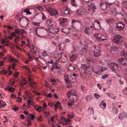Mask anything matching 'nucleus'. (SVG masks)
Wrapping results in <instances>:
<instances>
[{
  "label": "nucleus",
  "instance_id": "f257e3e1",
  "mask_svg": "<svg viewBox=\"0 0 127 127\" xmlns=\"http://www.w3.org/2000/svg\"><path fill=\"white\" fill-rule=\"evenodd\" d=\"M121 55L123 58H120L118 59L119 63L122 64L124 66H127V53L124 51L121 52Z\"/></svg>",
  "mask_w": 127,
  "mask_h": 127
},
{
  "label": "nucleus",
  "instance_id": "f03ea898",
  "mask_svg": "<svg viewBox=\"0 0 127 127\" xmlns=\"http://www.w3.org/2000/svg\"><path fill=\"white\" fill-rule=\"evenodd\" d=\"M66 95L69 99L72 100L73 102L76 101L77 96L76 95L75 91L72 90H70L69 91L67 92Z\"/></svg>",
  "mask_w": 127,
  "mask_h": 127
},
{
  "label": "nucleus",
  "instance_id": "7ed1b4c3",
  "mask_svg": "<svg viewBox=\"0 0 127 127\" xmlns=\"http://www.w3.org/2000/svg\"><path fill=\"white\" fill-rule=\"evenodd\" d=\"M8 33V32H6L5 31H4L3 32V34L4 35V37L0 41L2 45H6L7 46H8V38L7 35Z\"/></svg>",
  "mask_w": 127,
  "mask_h": 127
},
{
  "label": "nucleus",
  "instance_id": "20e7f679",
  "mask_svg": "<svg viewBox=\"0 0 127 127\" xmlns=\"http://www.w3.org/2000/svg\"><path fill=\"white\" fill-rule=\"evenodd\" d=\"M123 41V38L120 35L117 34L115 35L113 39V42L115 44H119Z\"/></svg>",
  "mask_w": 127,
  "mask_h": 127
},
{
  "label": "nucleus",
  "instance_id": "39448f33",
  "mask_svg": "<svg viewBox=\"0 0 127 127\" xmlns=\"http://www.w3.org/2000/svg\"><path fill=\"white\" fill-rule=\"evenodd\" d=\"M100 66L97 65L95 66L92 68V71L96 74H99L101 72L103 71V70Z\"/></svg>",
  "mask_w": 127,
  "mask_h": 127
},
{
  "label": "nucleus",
  "instance_id": "423d86ee",
  "mask_svg": "<svg viewBox=\"0 0 127 127\" xmlns=\"http://www.w3.org/2000/svg\"><path fill=\"white\" fill-rule=\"evenodd\" d=\"M59 62L61 61L63 63H64L67 60V58L63 53H59L58 55Z\"/></svg>",
  "mask_w": 127,
  "mask_h": 127
},
{
  "label": "nucleus",
  "instance_id": "0eeeda50",
  "mask_svg": "<svg viewBox=\"0 0 127 127\" xmlns=\"http://www.w3.org/2000/svg\"><path fill=\"white\" fill-rule=\"evenodd\" d=\"M90 65L88 63L83 64L81 65V68L85 74H87L89 72L90 70Z\"/></svg>",
  "mask_w": 127,
  "mask_h": 127
},
{
  "label": "nucleus",
  "instance_id": "6e6552de",
  "mask_svg": "<svg viewBox=\"0 0 127 127\" xmlns=\"http://www.w3.org/2000/svg\"><path fill=\"white\" fill-rule=\"evenodd\" d=\"M47 9L50 14L52 16H56L58 14V12L55 9H52L49 7L47 8Z\"/></svg>",
  "mask_w": 127,
  "mask_h": 127
},
{
  "label": "nucleus",
  "instance_id": "1a4fd4ad",
  "mask_svg": "<svg viewBox=\"0 0 127 127\" xmlns=\"http://www.w3.org/2000/svg\"><path fill=\"white\" fill-rule=\"evenodd\" d=\"M88 8L89 11L92 13L94 12L96 9V6L93 2L91 3L90 5H88Z\"/></svg>",
  "mask_w": 127,
  "mask_h": 127
},
{
  "label": "nucleus",
  "instance_id": "9d476101",
  "mask_svg": "<svg viewBox=\"0 0 127 127\" xmlns=\"http://www.w3.org/2000/svg\"><path fill=\"white\" fill-rule=\"evenodd\" d=\"M109 67L113 71L116 70L118 69V66L117 64L113 62L110 63Z\"/></svg>",
  "mask_w": 127,
  "mask_h": 127
},
{
  "label": "nucleus",
  "instance_id": "9b49d317",
  "mask_svg": "<svg viewBox=\"0 0 127 127\" xmlns=\"http://www.w3.org/2000/svg\"><path fill=\"white\" fill-rule=\"evenodd\" d=\"M28 82L31 85L32 87L34 88H36L37 86V84L36 82H32V79L30 77H28Z\"/></svg>",
  "mask_w": 127,
  "mask_h": 127
},
{
  "label": "nucleus",
  "instance_id": "f8f14e48",
  "mask_svg": "<svg viewBox=\"0 0 127 127\" xmlns=\"http://www.w3.org/2000/svg\"><path fill=\"white\" fill-rule=\"evenodd\" d=\"M19 20L20 22H21V21H22L21 24L23 25L24 26H28L29 23V21L27 19L23 18L20 19Z\"/></svg>",
  "mask_w": 127,
  "mask_h": 127
},
{
  "label": "nucleus",
  "instance_id": "ddd939ff",
  "mask_svg": "<svg viewBox=\"0 0 127 127\" xmlns=\"http://www.w3.org/2000/svg\"><path fill=\"white\" fill-rule=\"evenodd\" d=\"M98 48L97 49L95 48L93 51V54L95 57H98L101 54V51Z\"/></svg>",
  "mask_w": 127,
  "mask_h": 127
},
{
  "label": "nucleus",
  "instance_id": "4468645a",
  "mask_svg": "<svg viewBox=\"0 0 127 127\" xmlns=\"http://www.w3.org/2000/svg\"><path fill=\"white\" fill-rule=\"evenodd\" d=\"M59 62V61L57 60L56 62H55L54 64L52 66V67L51 68V69L52 71H53V69L55 68L56 69H59L60 70L61 69V68L60 66L58 65V64Z\"/></svg>",
  "mask_w": 127,
  "mask_h": 127
},
{
  "label": "nucleus",
  "instance_id": "2eb2a0df",
  "mask_svg": "<svg viewBox=\"0 0 127 127\" xmlns=\"http://www.w3.org/2000/svg\"><path fill=\"white\" fill-rule=\"evenodd\" d=\"M30 47L31 48L30 50V53L31 54H33L32 55H35L37 50V49L36 47H34L33 44L31 45V47Z\"/></svg>",
  "mask_w": 127,
  "mask_h": 127
},
{
  "label": "nucleus",
  "instance_id": "dca6fc26",
  "mask_svg": "<svg viewBox=\"0 0 127 127\" xmlns=\"http://www.w3.org/2000/svg\"><path fill=\"white\" fill-rule=\"evenodd\" d=\"M15 65L14 63H13L11 65H8V75H11L13 73V72L9 69L12 68L13 69L15 68Z\"/></svg>",
  "mask_w": 127,
  "mask_h": 127
},
{
  "label": "nucleus",
  "instance_id": "f3484780",
  "mask_svg": "<svg viewBox=\"0 0 127 127\" xmlns=\"http://www.w3.org/2000/svg\"><path fill=\"white\" fill-rule=\"evenodd\" d=\"M119 119L122 120L124 118H127V114L125 112H123L120 114L119 115Z\"/></svg>",
  "mask_w": 127,
  "mask_h": 127
},
{
  "label": "nucleus",
  "instance_id": "a211bd4d",
  "mask_svg": "<svg viewBox=\"0 0 127 127\" xmlns=\"http://www.w3.org/2000/svg\"><path fill=\"white\" fill-rule=\"evenodd\" d=\"M60 121V123L61 124H63L64 123L66 122H68L69 123L70 122V120L69 119H67L63 118V117L61 118Z\"/></svg>",
  "mask_w": 127,
  "mask_h": 127
},
{
  "label": "nucleus",
  "instance_id": "6ab92c4d",
  "mask_svg": "<svg viewBox=\"0 0 127 127\" xmlns=\"http://www.w3.org/2000/svg\"><path fill=\"white\" fill-rule=\"evenodd\" d=\"M119 48L115 46H112L111 48V52L112 53H116L117 50H119Z\"/></svg>",
  "mask_w": 127,
  "mask_h": 127
},
{
  "label": "nucleus",
  "instance_id": "aec40b11",
  "mask_svg": "<svg viewBox=\"0 0 127 127\" xmlns=\"http://www.w3.org/2000/svg\"><path fill=\"white\" fill-rule=\"evenodd\" d=\"M64 80L66 82V83L67 84H70L72 80H71L69 78V77H68L67 75H65L64 76Z\"/></svg>",
  "mask_w": 127,
  "mask_h": 127
},
{
  "label": "nucleus",
  "instance_id": "412c9836",
  "mask_svg": "<svg viewBox=\"0 0 127 127\" xmlns=\"http://www.w3.org/2000/svg\"><path fill=\"white\" fill-rule=\"evenodd\" d=\"M67 21L66 18H63L61 19L60 22V24L61 26H63L65 25V23Z\"/></svg>",
  "mask_w": 127,
  "mask_h": 127
},
{
  "label": "nucleus",
  "instance_id": "4be33fe9",
  "mask_svg": "<svg viewBox=\"0 0 127 127\" xmlns=\"http://www.w3.org/2000/svg\"><path fill=\"white\" fill-rule=\"evenodd\" d=\"M120 24H117L116 25L117 26V29L119 31H122L124 30L125 29V25H123L124 26L123 27L122 26H120Z\"/></svg>",
  "mask_w": 127,
  "mask_h": 127
},
{
  "label": "nucleus",
  "instance_id": "5701e85b",
  "mask_svg": "<svg viewBox=\"0 0 127 127\" xmlns=\"http://www.w3.org/2000/svg\"><path fill=\"white\" fill-rule=\"evenodd\" d=\"M78 55L77 54H73L70 56V60L71 62H73L78 57Z\"/></svg>",
  "mask_w": 127,
  "mask_h": 127
},
{
  "label": "nucleus",
  "instance_id": "b1692460",
  "mask_svg": "<svg viewBox=\"0 0 127 127\" xmlns=\"http://www.w3.org/2000/svg\"><path fill=\"white\" fill-rule=\"evenodd\" d=\"M8 62L10 63L13 62H18V60L11 56H8Z\"/></svg>",
  "mask_w": 127,
  "mask_h": 127
},
{
  "label": "nucleus",
  "instance_id": "393cba45",
  "mask_svg": "<svg viewBox=\"0 0 127 127\" xmlns=\"http://www.w3.org/2000/svg\"><path fill=\"white\" fill-rule=\"evenodd\" d=\"M81 54L83 55H86L87 53V50L85 48H83L80 50Z\"/></svg>",
  "mask_w": 127,
  "mask_h": 127
},
{
  "label": "nucleus",
  "instance_id": "a878e982",
  "mask_svg": "<svg viewBox=\"0 0 127 127\" xmlns=\"http://www.w3.org/2000/svg\"><path fill=\"white\" fill-rule=\"evenodd\" d=\"M104 101H101L100 103L99 106L102 108L104 109L105 108V107L106 106V104L105 103H103V102H105Z\"/></svg>",
  "mask_w": 127,
  "mask_h": 127
},
{
  "label": "nucleus",
  "instance_id": "bb28decb",
  "mask_svg": "<svg viewBox=\"0 0 127 127\" xmlns=\"http://www.w3.org/2000/svg\"><path fill=\"white\" fill-rule=\"evenodd\" d=\"M72 76L73 77H72L73 78V80H72L71 82L72 83H74L76 82L77 80L76 78L78 77V76L75 73H73L72 74Z\"/></svg>",
  "mask_w": 127,
  "mask_h": 127
},
{
  "label": "nucleus",
  "instance_id": "cd10ccee",
  "mask_svg": "<svg viewBox=\"0 0 127 127\" xmlns=\"http://www.w3.org/2000/svg\"><path fill=\"white\" fill-rule=\"evenodd\" d=\"M34 109L38 111V112H40L42 110V108L39 107L37 105H36L34 107Z\"/></svg>",
  "mask_w": 127,
  "mask_h": 127
},
{
  "label": "nucleus",
  "instance_id": "c85d7f7f",
  "mask_svg": "<svg viewBox=\"0 0 127 127\" xmlns=\"http://www.w3.org/2000/svg\"><path fill=\"white\" fill-rule=\"evenodd\" d=\"M107 5L101 2L99 6L102 9L104 10L107 8Z\"/></svg>",
  "mask_w": 127,
  "mask_h": 127
},
{
  "label": "nucleus",
  "instance_id": "c756f323",
  "mask_svg": "<svg viewBox=\"0 0 127 127\" xmlns=\"http://www.w3.org/2000/svg\"><path fill=\"white\" fill-rule=\"evenodd\" d=\"M107 23L109 24H110V23L113 24L115 22V20L113 18L109 19L106 20Z\"/></svg>",
  "mask_w": 127,
  "mask_h": 127
},
{
  "label": "nucleus",
  "instance_id": "7c9ffc66",
  "mask_svg": "<svg viewBox=\"0 0 127 127\" xmlns=\"http://www.w3.org/2000/svg\"><path fill=\"white\" fill-rule=\"evenodd\" d=\"M91 32V30L89 27L86 28L85 30V32L87 34H89Z\"/></svg>",
  "mask_w": 127,
  "mask_h": 127
},
{
  "label": "nucleus",
  "instance_id": "2f4dec72",
  "mask_svg": "<svg viewBox=\"0 0 127 127\" xmlns=\"http://www.w3.org/2000/svg\"><path fill=\"white\" fill-rule=\"evenodd\" d=\"M71 1L70 3L71 5L75 7L77 6V5L76 2L75 0H71Z\"/></svg>",
  "mask_w": 127,
  "mask_h": 127
},
{
  "label": "nucleus",
  "instance_id": "473e14b6",
  "mask_svg": "<svg viewBox=\"0 0 127 127\" xmlns=\"http://www.w3.org/2000/svg\"><path fill=\"white\" fill-rule=\"evenodd\" d=\"M106 94L109 97L111 98L114 100L116 98V96H114V95L112 94H111L109 93H107Z\"/></svg>",
  "mask_w": 127,
  "mask_h": 127
},
{
  "label": "nucleus",
  "instance_id": "72a5a7b5",
  "mask_svg": "<svg viewBox=\"0 0 127 127\" xmlns=\"http://www.w3.org/2000/svg\"><path fill=\"white\" fill-rule=\"evenodd\" d=\"M76 13L78 15H83L84 13L80 9H78L77 11H76Z\"/></svg>",
  "mask_w": 127,
  "mask_h": 127
},
{
  "label": "nucleus",
  "instance_id": "f704fd0d",
  "mask_svg": "<svg viewBox=\"0 0 127 127\" xmlns=\"http://www.w3.org/2000/svg\"><path fill=\"white\" fill-rule=\"evenodd\" d=\"M72 24L73 25H75L76 24H78L79 25L80 24V22L79 21H76L74 20H73L72 22Z\"/></svg>",
  "mask_w": 127,
  "mask_h": 127
},
{
  "label": "nucleus",
  "instance_id": "c9c22d12",
  "mask_svg": "<svg viewBox=\"0 0 127 127\" xmlns=\"http://www.w3.org/2000/svg\"><path fill=\"white\" fill-rule=\"evenodd\" d=\"M21 82L22 84H21V85L22 86H23L24 85L27 84V81L25 79L22 80L21 81Z\"/></svg>",
  "mask_w": 127,
  "mask_h": 127
},
{
  "label": "nucleus",
  "instance_id": "e433bc0d",
  "mask_svg": "<svg viewBox=\"0 0 127 127\" xmlns=\"http://www.w3.org/2000/svg\"><path fill=\"white\" fill-rule=\"evenodd\" d=\"M15 90V89L12 87H8V91L11 93H13Z\"/></svg>",
  "mask_w": 127,
  "mask_h": 127
},
{
  "label": "nucleus",
  "instance_id": "4c0bfd02",
  "mask_svg": "<svg viewBox=\"0 0 127 127\" xmlns=\"http://www.w3.org/2000/svg\"><path fill=\"white\" fill-rule=\"evenodd\" d=\"M28 123L27 124V126L28 127H30V126H32V123L31 122V120L30 119L28 120L27 121Z\"/></svg>",
  "mask_w": 127,
  "mask_h": 127
},
{
  "label": "nucleus",
  "instance_id": "58836bf2",
  "mask_svg": "<svg viewBox=\"0 0 127 127\" xmlns=\"http://www.w3.org/2000/svg\"><path fill=\"white\" fill-rule=\"evenodd\" d=\"M27 108H29L30 106V105L32 104H33V103L31 100H29L27 102Z\"/></svg>",
  "mask_w": 127,
  "mask_h": 127
},
{
  "label": "nucleus",
  "instance_id": "ea45409f",
  "mask_svg": "<svg viewBox=\"0 0 127 127\" xmlns=\"http://www.w3.org/2000/svg\"><path fill=\"white\" fill-rule=\"evenodd\" d=\"M20 29H19L18 28L16 29L15 30L16 33L18 34H20Z\"/></svg>",
  "mask_w": 127,
  "mask_h": 127
},
{
  "label": "nucleus",
  "instance_id": "a19ab883",
  "mask_svg": "<svg viewBox=\"0 0 127 127\" xmlns=\"http://www.w3.org/2000/svg\"><path fill=\"white\" fill-rule=\"evenodd\" d=\"M61 103L59 102H57L54 105V106L56 108H58L59 106H61Z\"/></svg>",
  "mask_w": 127,
  "mask_h": 127
},
{
  "label": "nucleus",
  "instance_id": "79ce46f5",
  "mask_svg": "<svg viewBox=\"0 0 127 127\" xmlns=\"http://www.w3.org/2000/svg\"><path fill=\"white\" fill-rule=\"evenodd\" d=\"M75 68V67L73 66L72 65H70L69 67V70L72 71L74 70Z\"/></svg>",
  "mask_w": 127,
  "mask_h": 127
},
{
  "label": "nucleus",
  "instance_id": "37998d69",
  "mask_svg": "<svg viewBox=\"0 0 127 127\" xmlns=\"http://www.w3.org/2000/svg\"><path fill=\"white\" fill-rule=\"evenodd\" d=\"M50 82H52V84L53 85H55L56 84V81L55 79H50V80L49 81Z\"/></svg>",
  "mask_w": 127,
  "mask_h": 127
},
{
  "label": "nucleus",
  "instance_id": "c03bdc74",
  "mask_svg": "<svg viewBox=\"0 0 127 127\" xmlns=\"http://www.w3.org/2000/svg\"><path fill=\"white\" fill-rule=\"evenodd\" d=\"M24 12H26L28 14H30L32 13L30 11L29 9H25Z\"/></svg>",
  "mask_w": 127,
  "mask_h": 127
},
{
  "label": "nucleus",
  "instance_id": "a18cd8bd",
  "mask_svg": "<svg viewBox=\"0 0 127 127\" xmlns=\"http://www.w3.org/2000/svg\"><path fill=\"white\" fill-rule=\"evenodd\" d=\"M64 13L68 15H70V11H69V10L68 9L65 10L64 11Z\"/></svg>",
  "mask_w": 127,
  "mask_h": 127
},
{
  "label": "nucleus",
  "instance_id": "49530a36",
  "mask_svg": "<svg viewBox=\"0 0 127 127\" xmlns=\"http://www.w3.org/2000/svg\"><path fill=\"white\" fill-rule=\"evenodd\" d=\"M19 73L18 72H16L15 73L13 74V76L16 78H17L18 76L19 75Z\"/></svg>",
  "mask_w": 127,
  "mask_h": 127
},
{
  "label": "nucleus",
  "instance_id": "de8ad7c7",
  "mask_svg": "<svg viewBox=\"0 0 127 127\" xmlns=\"http://www.w3.org/2000/svg\"><path fill=\"white\" fill-rule=\"evenodd\" d=\"M19 39V37L18 36H16L14 40V42L15 43L17 44L18 41Z\"/></svg>",
  "mask_w": 127,
  "mask_h": 127
},
{
  "label": "nucleus",
  "instance_id": "09e8293b",
  "mask_svg": "<svg viewBox=\"0 0 127 127\" xmlns=\"http://www.w3.org/2000/svg\"><path fill=\"white\" fill-rule=\"evenodd\" d=\"M29 117L32 120H33L34 118V116L32 114H30L29 115Z\"/></svg>",
  "mask_w": 127,
  "mask_h": 127
},
{
  "label": "nucleus",
  "instance_id": "8fccbe9b",
  "mask_svg": "<svg viewBox=\"0 0 127 127\" xmlns=\"http://www.w3.org/2000/svg\"><path fill=\"white\" fill-rule=\"evenodd\" d=\"M118 109L115 107H114L113 108V111L116 114L118 113Z\"/></svg>",
  "mask_w": 127,
  "mask_h": 127
},
{
  "label": "nucleus",
  "instance_id": "3c124183",
  "mask_svg": "<svg viewBox=\"0 0 127 127\" xmlns=\"http://www.w3.org/2000/svg\"><path fill=\"white\" fill-rule=\"evenodd\" d=\"M20 34L22 35L23 34L26 33V32L23 29H21Z\"/></svg>",
  "mask_w": 127,
  "mask_h": 127
},
{
  "label": "nucleus",
  "instance_id": "603ef678",
  "mask_svg": "<svg viewBox=\"0 0 127 127\" xmlns=\"http://www.w3.org/2000/svg\"><path fill=\"white\" fill-rule=\"evenodd\" d=\"M16 101L18 102H22V99L20 97H17V98Z\"/></svg>",
  "mask_w": 127,
  "mask_h": 127
},
{
  "label": "nucleus",
  "instance_id": "864d4df0",
  "mask_svg": "<svg viewBox=\"0 0 127 127\" xmlns=\"http://www.w3.org/2000/svg\"><path fill=\"white\" fill-rule=\"evenodd\" d=\"M94 96L97 99H98L100 97V96L99 95L97 94H94Z\"/></svg>",
  "mask_w": 127,
  "mask_h": 127
},
{
  "label": "nucleus",
  "instance_id": "5fc2aeb1",
  "mask_svg": "<svg viewBox=\"0 0 127 127\" xmlns=\"http://www.w3.org/2000/svg\"><path fill=\"white\" fill-rule=\"evenodd\" d=\"M42 54L45 57L47 56L48 55V54L45 51H44L43 52Z\"/></svg>",
  "mask_w": 127,
  "mask_h": 127
},
{
  "label": "nucleus",
  "instance_id": "6e6d98bb",
  "mask_svg": "<svg viewBox=\"0 0 127 127\" xmlns=\"http://www.w3.org/2000/svg\"><path fill=\"white\" fill-rule=\"evenodd\" d=\"M94 22L95 23L96 22L97 24H98V26H99V28H100V22L98 20H95L94 21Z\"/></svg>",
  "mask_w": 127,
  "mask_h": 127
},
{
  "label": "nucleus",
  "instance_id": "4d7b16f0",
  "mask_svg": "<svg viewBox=\"0 0 127 127\" xmlns=\"http://www.w3.org/2000/svg\"><path fill=\"white\" fill-rule=\"evenodd\" d=\"M96 40L99 42H101L103 41L101 39V37H96Z\"/></svg>",
  "mask_w": 127,
  "mask_h": 127
},
{
  "label": "nucleus",
  "instance_id": "13d9d810",
  "mask_svg": "<svg viewBox=\"0 0 127 127\" xmlns=\"http://www.w3.org/2000/svg\"><path fill=\"white\" fill-rule=\"evenodd\" d=\"M73 104V103L71 102V101L70 100V101H69V102L68 103V105L70 107H71Z\"/></svg>",
  "mask_w": 127,
  "mask_h": 127
},
{
  "label": "nucleus",
  "instance_id": "bf43d9fd",
  "mask_svg": "<svg viewBox=\"0 0 127 127\" xmlns=\"http://www.w3.org/2000/svg\"><path fill=\"white\" fill-rule=\"evenodd\" d=\"M108 76V75L107 74L104 75L102 76V78L103 79H104L107 78Z\"/></svg>",
  "mask_w": 127,
  "mask_h": 127
},
{
  "label": "nucleus",
  "instance_id": "052dcab7",
  "mask_svg": "<svg viewBox=\"0 0 127 127\" xmlns=\"http://www.w3.org/2000/svg\"><path fill=\"white\" fill-rule=\"evenodd\" d=\"M42 19L43 20H45L46 19L47 17L43 13H42Z\"/></svg>",
  "mask_w": 127,
  "mask_h": 127
},
{
  "label": "nucleus",
  "instance_id": "680f3d73",
  "mask_svg": "<svg viewBox=\"0 0 127 127\" xmlns=\"http://www.w3.org/2000/svg\"><path fill=\"white\" fill-rule=\"evenodd\" d=\"M7 71L4 70H3L1 72V73L3 75H5L7 73Z\"/></svg>",
  "mask_w": 127,
  "mask_h": 127
},
{
  "label": "nucleus",
  "instance_id": "e2e57ef3",
  "mask_svg": "<svg viewBox=\"0 0 127 127\" xmlns=\"http://www.w3.org/2000/svg\"><path fill=\"white\" fill-rule=\"evenodd\" d=\"M24 68L27 71H28L30 73V70L29 69L27 65L25 66L24 67Z\"/></svg>",
  "mask_w": 127,
  "mask_h": 127
},
{
  "label": "nucleus",
  "instance_id": "0e129e2a",
  "mask_svg": "<svg viewBox=\"0 0 127 127\" xmlns=\"http://www.w3.org/2000/svg\"><path fill=\"white\" fill-rule=\"evenodd\" d=\"M50 113L49 112H44V114L45 116L47 117L50 115Z\"/></svg>",
  "mask_w": 127,
  "mask_h": 127
},
{
  "label": "nucleus",
  "instance_id": "69168bd1",
  "mask_svg": "<svg viewBox=\"0 0 127 127\" xmlns=\"http://www.w3.org/2000/svg\"><path fill=\"white\" fill-rule=\"evenodd\" d=\"M31 54V53H30L28 54V57L29 58V59L30 60H33V59L32 57L31 56V55H30Z\"/></svg>",
  "mask_w": 127,
  "mask_h": 127
},
{
  "label": "nucleus",
  "instance_id": "338daca9",
  "mask_svg": "<svg viewBox=\"0 0 127 127\" xmlns=\"http://www.w3.org/2000/svg\"><path fill=\"white\" fill-rule=\"evenodd\" d=\"M124 4L125 5L124 6V8H125L127 10V1H125L124 3Z\"/></svg>",
  "mask_w": 127,
  "mask_h": 127
},
{
  "label": "nucleus",
  "instance_id": "774afa93",
  "mask_svg": "<svg viewBox=\"0 0 127 127\" xmlns=\"http://www.w3.org/2000/svg\"><path fill=\"white\" fill-rule=\"evenodd\" d=\"M71 41L70 40H69L68 38L65 39L64 41V42L65 43H68L70 42Z\"/></svg>",
  "mask_w": 127,
  "mask_h": 127
}]
</instances>
